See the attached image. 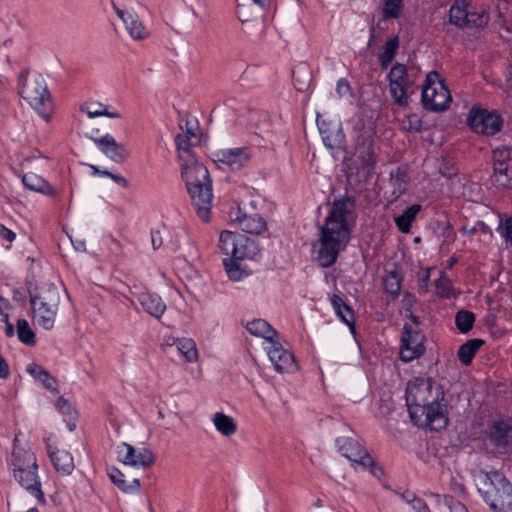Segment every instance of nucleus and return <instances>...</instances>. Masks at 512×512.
Listing matches in <instances>:
<instances>
[{"label":"nucleus","mask_w":512,"mask_h":512,"mask_svg":"<svg viewBox=\"0 0 512 512\" xmlns=\"http://www.w3.org/2000/svg\"><path fill=\"white\" fill-rule=\"evenodd\" d=\"M56 407L63 415L68 417L67 426L69 430H74L76 427L74 421L76 420L77 412L71 403L63 396H60L56 402Z\"/></svg>","instance_id":"nucleus-44"},{"label":"nucleus","mask_w":512,"mask_h":512,"mask_svg":"<svg viewBox=\"0 0 512 512\" xmlns=\"http://www.w3.org/2000/svg\"><path fill=\"white\" fill-rule=\"evenodd\" d=\"M11 462L13 469L31 468L38 469L37 459L33 451L14 447Z\"/></svg>","instance_id":"nucleus-34"},{"label":"nucleus","mask_w":512,"mask_h":512,"mask_svg":"<svg viewBox=\"0 0 512 512\" xmlns=\"http://www.w3.org/2000/svg\"><path fill=\"white\" fill-rule=\"evenodd\" d=\"M97 148L110 160L115 163H123L129 157V152L126 147L118 143L112 135L106 133L103 136L95 137L89 136Z\"/></svg>","instance_id":"nucleus-16"},{"label":"nucleus","mask_w":512,"mask_h":512,"mask_svg":"<svg viewBox=\"0 0 512 512\" xmlns=\"http://www.w3.org/2000/svg\"><path fill=\"white\" fill-rule=\"evenodd\" d=\"M451 96L449 90L440 83V90L436 87H423L421 103L425 110L430 112H443L449 108Z\"/></svg>","instance_id":"nucleus-13"},{"label":"nucleus","mask_w":512,"mask_h":512,"mask_svg":"<svg viewBox=\"0 0 512 512\" xmlns=\"http://www.w3.org/2000/svg\"><path fill=\"white\" fill-rule=\"evenodd\" d=\"M27 292L31 307H34L36 304H48L49 307L59 305V292L57 287L52 284L38 287L32 281H28Z\"/></svg>","instance_id":"nucleus-19"},{"label":"nucleus","mask_w":512,"mask_h":512,"mask_svg":"<svg viewBox=\"0 0 512 512\" xmlns=\"http://www.w3.org/2000/svg\"><path fill=\"white\" fill-rule=\"evenodd\" d=\"M381 21H383L382 18L377 22V24H374L373 21L370 23L368 47H371L374 40L376 39L377 31L381 32L384 30V28L381 27Z\"/></svg>","instance_id":"nucleus-56"},{"label":"nucleus","mask_w":512,"mask_h":512,"mask_svg":"<svg viewBox=\"0 0 512 512\" xmlns=\"http://www.w3.org/2000/svg\"><path fill=\"white\" fill-rule=\"evenodd\" d=\"M485 344V341L480 338H473L467 340L464 344H462L457 352V356L459 361L468 366L472 363L475 355L478 350Z\"/></svg>","instance_id":"nucleus-33"},{"label":"nucleus","mask_w":512,"mask_h":512,"mask_svg":"<svg viewBox=\"0 0 512 512\" xmlns=\"http://www.w3.org/2000/svg\"><path fill=\"white\" fill-rule=\"evenodd\" d=\"M411 505L415 512H430V508L428 507L427 503L423 499L416 496H413Z\"/></svg>","instance_id":"nucleus-57"},{"label":"nucleus","mask_w":512,"mask_h":512,"mask_svg":"<svg viewBox=\"0 0 512 512\" xmlns=\"http://www.w3.org/2000/svg\"><path fill=\"white\" fill-rule=\"evenodd\" d=\"M404 279L401 266L394 262L391 270L383 277L382 285L385 293H387L391 300H396L401 292L402 282Z\"/></svg>","instance_id":"nucleus-24"},{"label":"nucleus","mask_w":512,"mask_h":512,"mask_svg":"<svg viewBox=\"0 0 512 512\" xmlns=\"http://www.w3.org/2000/svg\"><path fill=\"white\" fill-rule=\"evenodd\" d=\"M175 145L182 163L181 176L197 215L204 222L210 221L213 200L212 179L205 165L198 162L191 150L193 143L189 136L177 134Z\"/></svg>","instance_id":"nucleus-2"},{"label":"nucleus","mask_w":512,"mask_h":512,"mask_svg":"<svg viewBox=\"0 0 512 512\" xmlns=\"http://www.w3.org/2000/svg\"><path fill=\"white\" fill-rule=\"evenodd\" d=\"M28 70H23L18 78L19 95L40 116L48 120L52 109V98L47 83L41 74L28 76Z\"/></svg>","instance_id":"nucleus-5"},{"label":"nucleus","mask_w":512,"mask_h":512,"mask_svg":"<svg viewBox=\"0 0 512 512\" xmlns=\"http://www.w3.org/2000/svg\"><path fill=\"white\" fill-rule=\"evenodd\" d=\"M26 372L35 380L41 382L43 386L55 393H59L58 382L48 370L44 369L36 363H30L26 366Z\"/></svg>","instance_id":"nucleus-30"},{"label":"nucleus","mask_w":512,"mask_h":512,"mask_svg":"<svg viewBox=\"0 0 512 512\" xmlns=\"http://www.w3.org/2000/svg\"><path fill=\"white\" fill-rule=\"evenodd\" d=\"M443 504L450 512H469L467 507L451 495L443 496Z\"/></svg>","instance_id":"nucleus-53"},{"label":"nucleus","mask_w":512,"mask_h":512,"mask_svg":"<svg viewBox=\"0 0 512 512\" xmlns=\"http://www.w3.org/2000/svg\"><path fill=\"white\" fill-rule=\"evenodd\" d=\"M183 231L173 230L171 233V239L167 242V247L172 251L176 252L180 248V237L183 234Z\"/></svg>","instance_id":"nucleus-55"},{"label":"nucleus","mask_w":512,"mask_h":512,"mask_svg":"<svg viewBox=\"0 0 512 512\" xmlns=\"http://www.w3.org/2000/svg\"><path fill=\"white\" fill-rule=\"evenodd\" d=\"M490 442L496 447H506L512 439V425L505 420L495 421L488 431Z\"/></svg>","instance_id":"nucleus-26"},{"label":"nucleus","mask_w":512,"mask_h":512,"mask_svg":"<svg viewBox=\"0 0 512 512\" xmlns=\"http://www.w3.org/2000/svg\"><path fill=\"white\" fill-rule=\"evenodd\" d=\"M16 238V234L4 226L3 224H0V239L7 241V242H13Z\"/></svg>","instance_id":"nucleus-61"},{"label":"nucleus","mask_w":512,"mask_h":512,"mask_svg":"<svg viewBox=\"0 0 512 512\" xmlns=\"http://www.w3.org/2000/svg\"><path fill=\"white\" fill-rule=\"evenodd\" d=\"M292 79L294 87L299 92H305L309 89L312 82V73L305 63H300L292 70Z\"/></svg>","instance_id":"nucleus-35"},{"label":"nucleus","mask_w":512,"mask_h":512,"mask_svg":"<svg viewBox=\"0 0 512 512\" xmlns=\"http://www.w3.org/2000/svg\"><path fill=\"white\" fill-rule=\"evenodd\" d=\"M45 179L42 177L33 174V173H27L24 174L22 177V183L23 185L32 190L38 192L39 189H41V185L43 184Z\"/></svg>","instance_id":"nucleus-51"},{"label":"nucleus","mask_w":512,"mask_h":512,"mask_svg":"<svg viewBox=\"0 0 512 512\" xmlns=\"http://www.w3.org/2000/svg\"><path fill=\"white\" fill-rule=\"evenodd\" d=\"M425 335L418 330H414L411 325L405 323L401 337V347L399 358L405 362H411L421 357L425 351Z\"/></svg>","instance_id":"nucleus-9"},{"label":"nucleus","mask_w":512,"mask_h":512,"mask_svg":"<svg viewBox=\"0 0 512 512\" xmlns=\"http://www.w3.org/2000/svg\"><path fill=\"white\" fill-rule=\"evenodd\" d=\"M176 345L187 362H194L197 359L198 352L194 340L188 338L178 339Z\"/></svg>","instance_id":"nucleus-43"},{"label":"nucleus","mask_w":512,"mask_h":512,"mask_svg":"<svg viewBox=\"0 0 512 512\" xmlns=\"http://www.w3.org/2000/svg\"><path fill=\"white\" fill-rule=\"evenodd\" d=\"M482 486L478 488L483 501L492 512H512V483L499 470L482 473Z\"/></svg>","instance_id":"nucleus-4"},{"label":"nucleus","mask_w":512,"mask_h":512,"mask_svg":"<svg viewBox=\"0 0 512 512\" xmlns=\"http://www.w3.org/2000/svg\"><path fill=\"white\" fill-rule=\"evenodd\" d=\"M429 281H430V269H427L423 272V274L419 278V290L422 293L428 292Z\"/></svg>","instance_id":"nucleus-60"},{"label":"nucleus","mask_w":512,"mask_h":512,"mask_svg":"<svg viewBox=\"0 0 512 512\" xmlns=\"http://www.w3.org/2000/svg\"><path fill=\"white\" fill-rule=\"evenodd\" d=\"M355 207L356 200L353 196L346 194L334 200L324 226L320 227L316 260L321 267L328 268L334 265L340 251L349 243L351 236L347 215L351 214Z\"/></svg>","instance_id":"nucleus-3"},{"label":"nucleus","mask_w":512,"mask_h":512,"mask_svg":"<svg viewBox=\"0 0 512 512\" xmlns=\"http://www.w3.org/2000/svg\"><path fill=\"white\" fill-rule=\"evenodd\" d=\"M511 149L507 147L496 148L493 151L492 183L497 188L512 187V158Z\"/></svg>","instance_id":"nucleus-8"},{"label":"nucleus","mask_w":512,"mask_h":512,"mask_svg":"<svg viewBox=\"0 0 512 512\" xmlns=\"http://www.w3.org/2000/svg\"><path fill=\"white\" fill-rule=\"evenodd\" d=\"M316 124L326 148L331 150L338 149L343 152L347 151L346 137L341 123L326 121L318 115Z\"/></svg>","instance_id":"nucleus-11"},{"label":"nucleus","mask_w":512,"mask_h":512,"mask_svg":"<svg viewBox=\"0 0 512 512\" xmlns=\"http://www.w3.org/2000/svg\"><path fill=\"white\" fill-rule=\"evenodd\" d=\"M399 48V37L397 35L389 38L383 46L382 51L379 53L386 58H391L394 60L397 50Z\"/></svg>","instance_id":"nucleus-49"},{"label":"nucleus","mask_w":512,"mask_h":512,"mask_svg":"<svg viewBox=\"0 0 512 512\" xmlns=\"http://www.w3.org/2000/svg\"><path fill=\"white\" fill-rule=\"evenodd\" d=\"M108 476L111 482L124 493H136L140 489L141 485L138 478H134L128 484L124 479V473L114 466L108 468Z\"/></svg>","instance_id":"nucleus-32"},{"label":"nucleus","mask_w":512,"mask_h":512,"mask_svg":"<svg viewBox=\"0 0 512 512\" xmlns=\"http://www.w3.org/2000/svg\"><path fill=\"white\" fill-rule=\"evenodd\" d=\"M336 92L341 97L351 92V86L346 78H340L337 81Z\"/></svg>","instance_id":"nucleus-58"},{"label":"nucleus","mask_w":512,"mask_h":512,"mask_svg":"<svg viewBox=\"0 0 512 512\" xmlns=\"http://www.w3.org/2000/svg\"><path fill=\"white\" fill-rule=\"evenodd\" d=\"M268 351V356L273 362L276 371L280 373H292L298 370V364L292 352L284 349L277 340L273 341Z\"/></svg>","instance_id":"nucleus-18"},{"label":"nucleus","mask_w":512,"mask_h":512,"mask_svg":"<svg viewBox=\"0 0 512 512\" xmlns=\"http://www.w3.org/2000/svg\"><path fill=\"white\" fill-rule=\"evenodd\" d=\"M438 171L443 177L447 179H452L458 174V169L455 166V162L450 159H443L439 165Z\"/></svg>","instance_id":"nucleus-50"},{"label":"nucleus","mask_w":512,"mask_h":512,"mask_svg":"<svg viewBox=\"0 0 512 512\" xmlns=\"http://www.w3.org/2000/svg\"><path fill=\"white\" fill-rule=\"evenodd\" d=\"M358 465L365 470L368 469L370 473L377 479H381L385 474L383 468L373 459L369 453L365 455L362 461H359Z\"/></svg>","instance_id":"nucleus-48"},{"label":"nucleus","mask_w":512,"mask_h":512,"mask_svg":"<svg viewBox=\"0 0 512 512\" xmlns=\"http://www.w3.org/2000/svg\"><path fill=\"white\" fill-rule=\"evenodd\" d=\"M229 217L245 233L261 235L267 230V222L261 215L257 213L247 215L239 206L231 209Z\"/></svg>","instance_id":"nucleus-14"},{"label":"nucleus","mask_w":512,"mask_h":512,"mask_svg":"<svg viewBox=\"0 0 512 512\" xmlns=\"http://www.w3.org/2000/svg\"><path fill=\"white\" fill-rule=\"evenodd\" d=\"M475 320V314L466 309L459 310L455 315L456 328L462 334H467L472 330Z\"/></svg>","instance_id":"nucleus-41"},{"label":"nucleus","mask_w":512,"mask_h":512,"mask_svg":"<svg viewBox=\"0 0 512 512\" xmlns=\"http://www.w3.org/2000/svg\"><path fill=\"white\" fill-rule=\"evenodd\" d=\"M358 159L362 170L369 176L375 169L377 157L373 150V140L370 137H359L356 146Z\"/></svg>","instance_id":"nucleus-21"},{"label":"nucleus","mask_w":512,"mask_h":512,"mask_svg":"<svg viewBox=\"0 0 512 512\" xmlns=\"http://www.w3.org/2000/svg\"><path fill=\"white\" fill-rule=\"evenodd\" d=\"M247 331L257 337H262L272 343L277 337V331L264 319H254L246 324Z\"/></svg>","instance_id":"nucleus-31"},{"label":"nucleus","mask_w":512,"mask_h":512,"mask_svg":"<svg viewBox=\"0 0 512 512\" xmlns=\"http://www.w3.org/2000/svg\"><path fill=\"white\" fill-rule=\"evenodd\" d=\"M260 253L261 249L258 243L241 234L233 258L223 259V266L228 278L232 281H240L243 277L248 276L250 272L242 266V261L245 259L255 260Z\"/></svg>","instance_id":"nucleus-6"},{"label":"nucleus","mask_w":512,"mask_h":512,"mask_svg":"<svg viewBox=\"0 0 512 512\" xmlns=\"http://www.w3.org/2000/svg\"><path fill=\"white\" fill-rule=\"evenodd\" d=\"M142 309L149 315L159 319L166 310V304L156 293L143 292L138 296Z\"/></svg>","instance_id":"nucleus-27"},{"label":"nucleus","mask_w":512,"mask_h":512,"mask_svg":"<svg viewBox=\"0 0 512 512\" xmlns=\"http://www.w3.org/2000/svg\"><path fill=\"white\" fill-rule=\"evenodd\" d=\"M32 313L37 318L38 324L45 330H51L55 323L58 306L49 307L48 304H36L31 307Z\"/></svg>","instance_id":"nucleus-29"},{"label":"nucleus","mask_w":512,"mask_h":512,"mask_svg":"<svg viewBox=\"0 0 512 512\" xmlns=\"http://www.w3.org/2000/svg\"><path fill=\"white\" fill-rule=\"evenodd\" d=\"M26 294L22 288L14 289L12 292V299L20 304H25Z\"/></svg>","instance_id":"nucleus-64"},{"label":"nucleus","mask_w":512,"mask_h":512,"mask_svg":"<svg viewBox=\"0 0 512 512\" xmlns=\"http://www.w3.org/2000/svg\"><path fill=\"white\" fill-rule=\"evenodd\" d=\"M422 210V205L415 203L407 207L401 214L394 217L397 229L403 234L411 233L413 222Z\"/></svg>","instance_id":"nucleus-28"},{"label":"nucleus","mask_w":512,"mask_h":512,"mask_svg":"<svg viewBox=\"0 0 512 512\" xmlns=\"http://www.w3.org/2000/svg\"><path fill=\"white\" fill-rule=\"evenodd\" d=\"M124 24L133 39L143 40L149 35L148 30L135 15H127L124 19Z\"/></svg>","instance_id":"nucleus-39"},{"label":"nucleus","mask_w":512,"mask_h":512,"mask_svg":"<svg viewBox=\"0 0 512 512\" xmlns=\"http://www.w3.org/2000/svg\"><path fill=\"white\" fill-rule=\"evenodd\" d=\"M331 306L336 314V316L345 323L350 332L355 335L356 334V326H355V313L353 308L347 304L344 299L338 295L333 294L330 297Z\"/></svg>","instance_id":"nucleus-25"},{"label":"nucleus","mask_w":512,"mask_h":512,"mask_svg":"<svg viewBox=\"0 0 512 512\" xmlns=\"http://www.w3.org/2000/svg\"><path fill=\"white\" fill-rule=\"evenodd\" d=\"M467 12L465 0H455L449 10L450 23L459 28H464L465 21L467 20Z\"/></svg>","instance_id":"nucleus-38"},{"label":"nucleus","mask_w":512,"mask_h":512,"mask_svg":"<svg viewBox=\"0 0 512 512\" xmlns=\"http://www.w3.org/2000/svg\"><path fill=\"white\" fill-rule=\"evenodd\" d=\"M103 173L105 174V177L111 178L114 182H116L123 188H128L129 182L125 177H123L119 174H114L112 172H103Z\"/></svg>","instance_id":"nucleus-63"},{"label":"nucleus","mask_w":512,"mask_h":512,"mask_svg":"<svg viewBox=\"0 0 512 512\" xmlns=\"http://www.w3.org/2000/svg\"><path fill=\"white\" fill-rule=\"evenodd\" d=\"M466 123L475 133L494 136L501 131L504 122L497 111L473 106L467 114Z\"/></svg>","instance_id":"nucleus-7"},{"label":"nucleus","mask_w":512,"mask_h":512,"mask_svg":"<svg viewBox=\"0 0 512 512\" xmlns=\"http://www.w3.org/2000/svg\"><path fill=\"white\" fill-rule=\"evenodd\" d=\"M240 236V233L228 230L221 232L219 237V248L224 254L230 256L229 258H233Z\"/></svg>","instance_id":"nucleus-36"},{"label":"nucleus","mask_w":512,"mask_h":512,"mask_svg":"<svg viewBox=\"0 0 512 512\" xmlns=\"http://www.w3.org/2000/svg\"><path fill=\"white\" fill-rule=\"evenodd\" d=\"M118 459L125 465L147 469L155 462L153 452L147 448L136 449L125 442L117 447Z\"/></svg>","instance_id":"nucleus-12"},{"label":"nucleus","mask_w":512,"mask_h":512,"mask_svg":"<svg viewBox=\"0 0 512 512\" xmlns=\"http://www.w3.org/2000/svg\"><path fill=\"white\" fill-rule=\"evenodd\" d=\"M403 8V0H383L382 20L399 18Z\"/></svg>","instance_id":"nucleus-45"},{"label":"nucleus","mask_w":512,"mask_h":512,"mask_svg":"<svg viewBox=\"0 0 512 512\" xmlns=\"http://www.w3.org/2000/svg\"><path fill=\"white\" fill-rule=\"evenodd\" d=\"M389 176V183L392 186L393 190L389 196L388 201L390 203H393L397 201L407 191V185L409 181L408 166H398L396 169L390 171Z\"/></svg>","instance_id":"nucleus-22"},{"label":"nucleus","mask_w":512,"mask_h":512,"mask_svg":"<svg viewBox=\"0 0 512 512\" xmlns=\"http://www.w3.org/2000/svg\"><path fill=\"white\" fill-rule=\"evenodd\" d=\"M488 15L485 12H467V20L464 28H483L488 23Z\"/></svg>","instance_id":"nucleus-46"},{"label":"nucleus","mask_w":512,"mask_h":512,"mask_svg":"<svg viewBox=\"0 0 512 512\" xmlns=\"http://www.w3.org/2000/svg\"><path fill=\"white\" fill-rule=\"evenodd\" d=\"M251 160V153L248 147H237L222 149L216 153V162L227 165L232 171H240L246 167Z\"/></svg>","instance_id":"nucleus-17"},{"label":"nucleus","mask_w":512,"mask_h":512,"mask_svg":"<svg viewBox=\"0 0 512 512\" xmlns=\"http://www.w3.org/2000/svg\"><path fill=\"white\" fill-rule=\"evenodd\" d=\"M335 445L342 456L356 465L368 454L366 448L357 439L352 437H337Z\"/></svg>","instance_id":"nucleus-20"},{"label":"nucleus","mask_w":512,"mask_h":512,"mask_svg":"<svg viewBox=\"0 0 512 512\" xmlns=\"http://www.w3.org/2000/svg\"><path fill=\"white\" fill-rule=\"evenodd\" d=\"M151 243L154 250L159 249L164 241L159 230H151Z\"/></svg>","instance_id":"nucleus-62"},{"label":"nucleus","mask_w":512,"mask_h":512,"mask_svg":"<svg viewBox=\"0 0 512 512\" xmlns=\"http://www.w3.org/2000/svg\"><path fill=\"white\" fill-rule=\"evenodd\" d=\"M406 405L411 421L418 427L440 431L449 424L445 392L432 377H416L407 383Z\"/></svg>","instance_id":"nucleus-1"},{"label":"nucleus","mask_w":512,"mask_h":512,"mask_svg":"<svg viewBox=\"0 0 512 512\" xmlns=\"http://www.w3.org/2000/svg\"><path fill=\"white\" fill-rule=\"evenodd\" d=\"M80 109L82 112L86 113L89 118H95L99 116H107L109 118H121V114L119 112L108 111L107 106L102 103H84Z\"/></svg>","instance_id":"nucleus-40"},{"label":"nucleus","mask_w":512,"mask_h":512,"mask_svg":"<svg viewBox=\"0 0 512 512\" xmlns=\"http://www.w3.org/2000/svg\"><path fill=\"white\" fill-rule=\"evenodd\" d=\"M38 469L23 468L13 469L15 480L24 488L31 496L35 497L40 504H46L44 492L41 488V481L38 476Z\"/></svg>","instance_id":"nucleus-15"},{"label":"nucleus","mask_w":512,"mask_h":512,"mask_svg":"<svg viewBox=\"0 0 512 512\" xmlns=\"http://www.w3.org/2000/svg\"><path fill=\"white\" fill-rule=\"evenodd\" d=\"M389 91L395 103L401 107L408 106V71L406 65L396 62L387 75Z\"/></svg>","instance_id":"nucleus-10"},{"label":"nucleus","mask_w":512,"mask_h":512,"mask_svg":"<svg viewBox=\"0 0 512 512\" xmlns=\"http://www.w3.org/2000/svg\"><path fill=\"white\" fill-rule=\"evenodd\" d=\"M438 229L441 230L440 234L445 239H454L455 232L453 230V226L450 224L449 221H438L437 222Z\"/></svg>","instance_id":"nucleus-54"},{"label":"nucleus","mask_w":512,"mask_h":512,"mask_svg":"<svg viewBox=\"0 0 512 512\" xmlns=\"http://www.w3.org/2000/svg\"><path fill=\"white\" fill-rule=\"evenodd\" d=\"M403 128L408 132H417L421 133L428 129L427 126L424 125V122L421 118H419L416 114H409L402 122Z\"/></svg>","instance_id":"nucleus-47"},{"label":"nucleus","mask_w":512,"mask_h":512,"mask_svg":"<svg viewBox=\"0 0 512 512\" xmlns=\"http://www.w3.org/2000/svg\"><path fill=\"white\" fill-rule=\"evenodd\" d=\"M46 447L55 470L62 475H70L75 468L72 454L53 448L49 443H46Z\"/></svg>","instance_id":"nucleus-23"},{"label":"nucleus","mask_w":512,"mask_h":512,"mask_svg":"<svg viewBox=\"0 0 512 512\" xmlns=\"http://www.w3.org/2000/svg\"><path fill=\"white\" fill-rule=\"evenodd\" d=\"M17 335L20 342L28 346L36 344V335L26 319L17 320Z\"/></svg>","instance_id":"nucleus-42"},{"label":"nucleus","mask_w":512,"mask_h":512,"mask_svg":"<svg viewBox=\"0 0 512 512\" xmlns=\"http://www.w3.org/2000/svg\"><path fill=\"white\" fill-rule=\"evenodd\" d=\"M435 285H436V288L440 291L441 296L449 297L448 291L450 288V284H449L448 279H443L442 277H440L439 279H437L435 281Z\"/></svg>","instance_id":"nucleus-59"},{"label":"nucleus","mask_w":512,"mask_h":512,"mask_svg":"<svg viewBox=\"0 0 512 512\" xmlns=\"http://www.w3.org/2000/svg\"><path fill=\"white\" fill-rule=\"evenodd\" d=\"M213 422L216 429L224 436H231L237 430V425L234 419L223 412L215 413Z\"/></svg>","instance_id":"nucleus-37"},{"label":"nucleus","mask_w":512,"mask_h":512,"mask_svg":"<svg viewBox=\"0 0 512 512\" xmlns=\"http://www.w3.org/2000/svg\"><path fill=\"white\" fill-rule=\"evenodd\" d=\"M497 231L504 238L506 244L512 247V216L506 218L504 221L501 220Z\"/></svg>","instance_id":"nucleus-52"}]
</instances>
